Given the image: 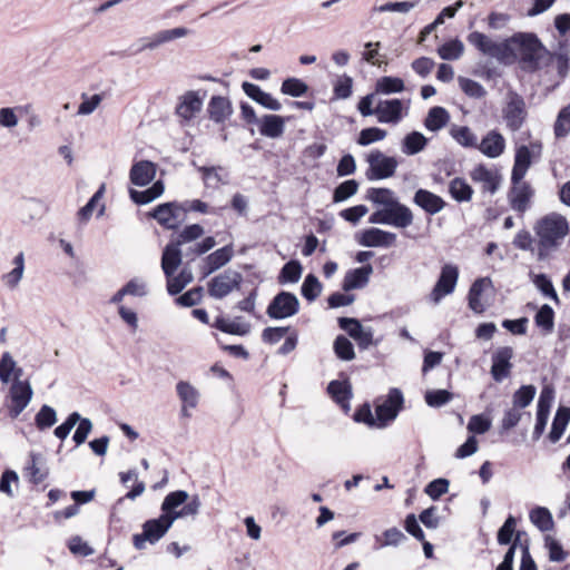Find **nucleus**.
<instances>
[{"mask_svg": "<svg viewBox=\"0 0 570 570\" xmlns=\"http://www.w3.org/2000/svg\"><path fill=\"white\" fill-rule=\"evenodd\" d=\"M200 507L202 501L198 494L189 497L188 492L184 490L169 492L161 503V514L145 521L142 532L134 534V547L137 550H144L147 542L157 543L177 519L195 518L199 513Z\"/></svg>", "mask_w": 570, "mask_h": 570, "instance_id": "obj_1", "label": "nucleus"}, {"mask_svg": "<svg viewBox=\"0 0 570 570\" xmlns=\"http://www.w3.org/2000/svg\"><path fill=\"white\" fill-rule=\"evenodd\" d=\"M366 199L377 206V209L368 217L370 224L390 225L396 228H406L412 225V210L399 202L393 190L389 188H370Z\"/></svg>", "mask_w": 570, "mask_h": 570, "instance_id": "obj_2", "label": "nucleus"}, {"mask_svg": "<svg viewBox=\"0 0 570 570\" xmlns=\"http://www.w3.org/2000/svg\"><path fill=\"white\" fill-rule=\"evenodd\" d=\"M510 48H513L519 59L520 68L527 72H537L553 62V56L532 32H517L510 37Z\"/></svg>", "mask_w": 570, "mask_h": 570, "instance_id": "obj_3", "label": "nucleus"}, {"mask_svg": "<svg viewBox=\"0 0 570 570\" xmlns=\"http://www.w3.org/2000/svg\"><path fill=\"white\" fill-rule=\"evenodd\" d=\"M538 245V259L544 261L557 252L570 233L567 218L559 213H550L537 220L533 226Z\"/></svg>", "mask_w": 570, "mask_h": 570, "instance_id": "obj_4", "label": "nucleus"}, {"mask_svg": "<svg viewBox=\"0 0 570 570\" xmlns=\"http://www.w3.org/2000/svg\"><path fill=\"white\" fill-rule=\"evenodd\" d=\"M466 40L483 56L493 58L501 63H508L517 59L514 49L510 48V37L498 42L485 33L473 31L469 33Z\"/></svg>", "mask_w": 570, "mask_h": 570, "instance_id": "obj_5", "label": "nucleus"}, {"mask_svg": "<svg viewBox=\"0 0 570 570\" xmlns=\"http://www.w3.org/2000/svg\"><path fill=\"white\" fill-rule=\"evenodd\" d=\"M187 208L177 202L164 203L156 206L149 216L155 218L166 229H177L185 220Z\"/></svg>", "mask_w": 570, "mask_h": 570, "instance_id": "obj_6", "label": "nucleus"}, {"mask_svg": "<svg viewBox=\"0 0 570 570\" xmlns=\"http://www.w3.org/2000/svg\"><path fill=\"white\" fill-rule=\"evenodd\" d=\"M243 276L234 269H226L208 282V294L215 299H222L233 291L239 289Z\"/></svg>", "mask_w": 570, "mask_h": 570, "instance_id": "obj_7", "label": "nucleus"}, {"mask_svg": "<svg viewBox=\"0 0 570 570\" xmlns=\"http://www.w3.org/2000/svg\"><path fill=\"white\" fill-rule=\"evenodd\" d=\"M533 197L534 189L528 181H524L523 179H519L517 181L511 177L508 202L512 210L522 216L531 208Z\"/></svg>", "mask_w": 570, "mask_h": 570, "instance_id": "obj_8", "label": "nucleus"}, {"mask_svg": "<svg viewBox=\"0 0 570 570\" xmlns=\"http://www.w3.org/2000/svg\"><path fill=\"white\" fill-rule=\"evenodd\" d=\"M299 311V301L291 292L282 291L274 296L267 306L266 314L273 320H284L296 315Z\"/></svg>", "mask_w": 570, "mask_h": 570, "instance_id": "obj_9", "label": "nucleus"}, {"mask_svg": "<svg viewBox=\"0 0 570 570\" xmlns=\"http://www.w3.org/2000/svg\"><path fill=\"white\" fill-rule=\"evenodd\" d=\"M459 279V268L453 264H445L441 268L440 276L431 291L429 298L433 304H439L443 297L452 294Z\"/></svg>", "mask_w": 570, "mask_h": 570, "instance_id": "obj_10", "label": "nucleus"}, {"mask_svg": "<svg viewBox=\"0 0 570 570\" xmlns=\"http://www.w3.org/2000/svg\"><path fill=\"white\" fill-rule=\"evenodd\" d=\"M368 170L366 176L370 180H380L392 177L395 174L397 161L394 157L385 156L380 150L372 151L367 156Z\"/></svg>", "mask_w": 570, "mask_h": 570, "instance_id": "obj_11", "label": "nucleus"}, {"mask_svg": "<svg viewBox=\"0 0 570 570\" xmlns=\"http://www.w3.org/2000/svg\"><path fill=\"white\" fill-rule=\"evenodd\" d=\"M407 114L409 106L397 98L380 100L376 105V118L381 124L395 126L400 124Z\"/></svg>", "mask_w": 570, "mask_h": 570, "instance_id": "obj_12", "label": "nucleus"}, {"mask_svg": "<svg viewBox=\"0 0 570 570\" xmlns=\"http://www.w3.org/2000/svg\"><path fill=\"white\" fill-rule=\"evenodd\" d=\"M541 149L542 146L539 141L531 142L530 146H519L515 150L511 177L517 181L523 179L532 164V159L540 158Z\"/></svg>", "mask_w": 570, "mask_h": 570, "instance_id": "obj_13", "label": "nucleus"}, {"mask_svg": "<svg viewBox=\"0 0 570 570\" xmlns=\"http://www.w3.org/2000/svg\"><path fill=\"white\" fill-rule=\"evenodd\" d=\"M32 395L33 391L28 381L12 382L9 390V416L11 419H17L22 413V411L29 405Z\"/></svg>", "mask_w": 570, "mask_h": 570, "instance_id": "obj_14", "label": "nucleus"}, {"mask_svg": "<svg viewBox=\"0 0 570 570\" xmlns=\"http://www.w3.org/2000/svg\"><path fill=\"white\" fill-rule=\"evenodd\" d=\"M525 118L527 109L524 99L515 92L510 94L507 106L503 109V119L507 127L511 131H518L522 127Z\"/></svg>", "mask_w": 570, "mask_h": 570, "instance_id": "obj_15", "label": "nucleus"}, {"mask_svg": "<svg viewBox=\"0 0 570 570\" xmlns=\"http://www.w3.org/2000/svg\"><path fill=\"white\" fill-rule=\"evenodd\" d=\"M554 400V391L550 386H544L541 390L538 404H537V417H535V424L532 433L533 440H539L541 435L543 434L549 415L550 410L552 406Z\"/></svg>", "mask_w": 570, "mask_h": 570, "instance_id": "obj_16", "label": "nucleus"}, {"mask_svg": "<svg viewBox=\"0 0 570 570\" xmlns=\"http://www.w3.org/2000/svg\"><path fill=\"white\" fill-rule=\"evenodd\" d=\"M357 243L364 247H391L396 243V234L376 227L364 229L357 237Z\"/></svg>", "mask_w": 570, "mask_h": 570, "instance_id": "obj_17", "label": "nucleus"}, {"mask_svg": "<svg viewBox=\"0 0 570 570\" xmlns=\"http://www.w3.org/2000/svg\"><path fill=\"white\" fill-rule=\"evenodd\" d=\"M403 402L402 391L396 387L391 389L385 401L375 407L377 419L382 422L394 420L402 409Z\"/></svg>", "mask_w": 570, "mask_h": 570, "instance_id": "obj_18", "label": "nucleus"}, {"mask_svg": "<svg viewBox=\"0 0 570 570\" xmlns=\"http://www.w3.org/2000/svg\"><path fill=\"white\" fill-rule=\"evenodd\" d=\"M492 281L489 277H481L473 282L469 289L468 303L469 307L476 314L483 313L489 306L484 294L492 289Z\"/></svg>", "mask_w": 570, "mask_h": 570, "instance_id": "obj_19", "label": "nucleus"}, {"mask_svg": "<svg viewBox=\"0 0 570 570\" xmlns=\"http://www.w3.org/2000/svg\"><path fill=\"white\" fill-rule=\"evenodd\" d=\"M513 350L510 346L498 348L492 355L491 374L495 382H501L510 375Z\"/></svg>", "mask_w": 570, "mask_h": 570, "instance_id": "obj_20", "label": "nucleus"}, {"mask_svg": "<svg viewBox=\"0 0 570 570\" xmlns=\"http://www.w3.org/2000/svg\"><path fill=\"white\" fill-rule=\"evenodd\" d=\"M471 178L482 184L483 191H488L492 195L498 191L502 180L497 169L488 168L483 165H479L472 170Z\"/></svg>", "mask_w": 570, "mask_h": 570, "instance_id": "obj_21", "label": "nucleus"}, {"mask_svg": "<svg viewBox=\"0 0 570 570\" xmlns=\"http://www.w3.org/2000/svg\"><path fill=\"white\" fill-rule=\"evenodd\" d=\"M203 108V98L196 91H187L179 98L176 115L184 121L191 120Z\"/></svg>", "mask_w": 570, "mask_h": 570, "instance_id": "obj_22", "label": "nucleus"}, {"mask_svg": "<svg viewBox=\"0 0 570 570\" xmlns=\"http://www.w3.org/2000/svg\"><path fill=\"white\" fill-rule=\"evenodd\" d=\"M234 256L233 245H226L209 254L202 266L203 276L207 277L217 269L228 264Z\"/></svg>", "mask_w": 570, "mask_h": 570, "instance_id": "obj_23", "label": "nucleus"}, {"mask_svg": "<svg viewBox=\"0 0 570 570\" xmlns=\"http://www.w3.org/2000/svg\"><path fill=\"white\" fill-rule=\"evenodd\" d=\"M413 203L430 215L440 213L446 205L442 197L423 188L415 191Z\"/></svg>", "mask_w": 570, "mask_h": 570, "instance_id": "obj_24", "label": "nucleus"}, {"mask_svg": "<svg viewBox=\"0 0 570 570\" xmlns=\"http://www.w3.org/2000/svg\"><path fill=\"white\" fill-rule=\"evenodd\" d=\"M233 106L228 98L213 96L207 105V114L216 124H224L233 115Z\"/></svg>", "mask_w": 570, "mask_h": 570, "instance_id": "obj_25", "label": "nucleus"}, {"mask_svg": "<svg viewBox=\"0 0 570 570\" xmlns=\"http://www.w3.org/2000/svg\"><path fill=\"white\" fill-rule=\"evenodd\" d=\"M242 89L250 99L262 105L263 107L273 111L281 110L282 104L271 94L263 91L259 86L244 81L242 83Z\"/></svg>", "mask_w": 570, "mask_h": 570, "instance_id": "obj_26", "label": "nucleus"}, {"mask_svg": "<svg viewBox=\"0 0 570 570\" xmlns=\"http://www.w3.org/2000/svg\"><path fill=\"white\" fill-rule=\"evenodd\" d=\"M476 148L487 157L497 158L503 154L505 140L499 131L491 130L483 137L481 142L478 144Z\"/></svg>", "mask_w": 570, "mask_h": 570, "instance_id": "obj_27", "label": "nucleus"}, {"mask_svg": "<svg viewBox=\"0 0 570 570\" xmlns=\"http://www.w3.org/2000/svg\"><path fill=\"white\" fill-rule=\"evenodd\" d=\"M373 267L367 264L362 267L348 271L343 281V289L350 292L352 289L363 288L367 285Z\"/></svg>", "mask_w": 570, "mask_h": 570, "instance_id": "obj_28", "label": "nucleus"}, {"mask_svg": "<svg viewBox=\"0 0 570 570\" xmlns=\"http://www.w3.org/2000/svg\"><path fill=\"white\" fill-rule=\"evenodd\" d=\"M181 264V250L179 243L171 240L163 250L161 269L165 276L174 275Z\"/></svg>", "mask_w": 570, "mask_h": 570, "instance_id": "obj_29", "label": "nucleus"}, {"mask_svg": "<svg viewBox=\"0 0 570 570\" xmlns=\"http://www.w3.org/2000/svg\"><path fill=\"white\" fill-rule=\"evenodd\" d=\"M156 176V166L149 160L135 163L130 169L129 178L136 186L148 185Z\"/></svg>", "mask_w": 570, "mask_h": 570, "instance_id": "obj_30", "label": "nucleus"}, {"mask_svg": "<svg viewBox=\"0 0 570 570\" xmlns=\"http://www.w3.org/2000/svg\"><path fill=\"white\" fill-rule=\"evenodd\" d=\"M347 324H353V332L350 331V336L357 341L361 348H367L373 343L372 330H364L358 320L350 317L338 318V325L341 328H347Z\"/></svg>", "mask_w": 570, "mask_h": 570, "instance_id": "obj_31", "label": "nucleus"}, {"mask_svg": "<svg viewBox=\"0 0 570 570\" xmlns=\"http://www.w3.org/2000/svg\"><path fill=\"white\" fill-rule=\"evenodd\" d=\"M257 124L261 135L273 139L283 136L285 130V118L278 115H265Z\"/></svg>", "mask_w": 570, "mask_h": 570, "instance_id": "obj_32", "label": "nucleus"}, {"mask_svg": "<svg viewBox=\"0 0 570 570\" xmlns=\"http://www.w3.org/2000/svg\"><path fill=\"white\" fill-rule=\"evenodd\" d=\"M188 33H189V30L184 27L168 29V30H161V31L153 35L149 38V41L142 46V49H149V50L156 49L157 47H159L163 43L169 42V41L178 39V38H183V37L187 36Z\"/></svg>", "mask_w": 570, "mask_h": 570, "instance_id": "obj_33", "label": "nucleus"}, {"mask_svg": "<svg viewBox=\"0 0 570 570\" xmlns=\"http://www.w3.org/2000/svg\"><path fill=\"white\" fill-rule=\"evenodd\" d=\"M327 392L345 412L350 410L352 392L347 382L332 381L327 386Z\"/></svg>", "mask_w": 570, "mask_h": 570, "instance_id": "obj_34", "label": "nucleus"}, {"mask_svg": "<svg viewBox=\"0 0 570 570\" xmlns=\"http://www.w3.org/2000/svg\"><path fill=\"white\" fill-rule=\"evenodd\" d=\"M13 269L3 274L1 279L2 283L9 288L14 289L18 287L19 283L21 282L24 273V254L20 252L14 258H13Z\"/></svg>", "mask_w": 570, "mask_h": 570, "instance_id": "obj_35", "label": "nucleus"}, {"mask_svg": "<svg viewBox=\"0 0 570 570\" xmlns=\"http://www.w3.org/2000/svg\"><path fill=\"white\" fill-rule=\"evenodd\" d=\"M450 120V114L448 110L443 107H432L426 118L424 119V126L430 131H439L443 127L446 126V124Z\"/></svg>", "mask_w": 570, "mask_h": 570, "instance_id": "obj_36", "label": "nucleus"}, {"mask_svg": "<svg viewBox=\"0 0 570 570\" xmlns=\"http://www.w3.org/2000/svg\"><path fill=\"white\" fill-rule=\"evenodd\" d=\"M570 421V407L560 406L554 415L549 439L552 443L558 442Z\"/></svg>", "mask_w": 570, "mask_h": 570, "instance_id": "obj_37", "label": "nucleus"}, {"mask_svg": "<svg viewBox=\"0 0 570 570\" xmlns=\"http://www.w3.org/2000/svg\"><path fill=\"white\" fill-rule=\"evenodd\" d=\"M176 392L181 403L186 404L187 406H190L191 409L197 407L200 399V393L189 382L179 381L176 384Z\"/></svg>", "mask_w": 570, "mask_h": 570, "instance_id": "obj_38", "label": "nucleus"}, {"mask_svg": "<svg viewBox=\"0 0 570 570\" xmlns=\"http://www.w3.org/2000/svg\"><path fill=\"white\" fill-rule=\"evenodd\" d=\"M404 81L399 77L384 76L375 82V94L392 95L404 91Z\"/></svg>", "mask_w": 570, "mask_h": 570, "instance_id": "obj_39", "label": "nucleus"}, {"mask_svg": "<svg viewBox=\"0 0 570 570\" xmlns=\"http://www.w3.org/2000/svg\"><path fill=\"white\" fill-rule=\"evenodd\" d=\"M428 145V139L420 131H412L407 134L402 142V151L407 155H416L422 151Z\"/></svg>", "mask_w": 570, "mask_h": 570, "instance_id": "obj_40", "label": "nucleus"}, {"mask_svg": "<svg viewBox=\"0 0 570 570\" xmlns=\"http://www.w3.org/2000/svg\"><path fill=\"white\" fill-rule=\"evenodd\" d=\"M167 291L170 295L179 294L189 283L193 282V273L189 268H183L178 275L166 276Z\"/></svg>", "mask_w": 570, "mask_h": 570, "instance_id": "obj_41", "label": "nucleus"}, {"mask_svg": "<svg viewBox=\"0 0 570 570\" xmlns=\"http://www.w3.org/2000/svg\"><path fill=\"white\" fill-rule=\"evenodd\" d=\"M530 521L540 530V531H550L553 528V518L551 512L543 507H537L530 511L529 514Z\"/></svg>", "mask_w": 570, "mask_h": 570, "instance_id": "obj_42", "label": "nucleus"}, {"mask_svg": "<svg viewBox=\"0 0 570 570\" xmlns=\"http://www.w3.org/2000/svg\"><path fill=\"white\" fill-rule=\"evenodd\" d=\"M527 414L529 417L531 416L530 412H523L517 406L512 405L503 412V416L500 422L501 433L508 432L515 428L521 421L522 416Z\"/></svg>", "mask_w": 570, "mask_h": 570, "instance_id": "obj_43", "label": "nucleus"}, {"mask_svg": "<svg viewBox=\"0 0 570 570\" xmlns=\"http://www.w3.org/2000/svg\"><path fill=\"white\" fill-rule=\"evenodd\" d=\"M451 136L463 147H478V137L468 126L453 127L451 129Z\"/></svg>", "mask_w": 570, "mask_h": 570, "instance_id": "obj_44", "label": "nucleus"}, {"mask_svg": "<svg viewBox=\"0 0 570 570\" xmlns=\"http://www.w3.org/2000/svg\"><path fill=\"white\" fill-rule=\"evenodd\" d=\"M449 191L451 196L460 203L469 202L473 194L471 186L462 178L451 180Z\"/></svg>", "mask_w": 570, "mask_h": 570, "instance_id": "obj_45", "label": "nucleus"}, {"mask_svg": "<svg viewBox=\"0 0 570 570\" xmlns=\"http://www.w3.org/2000/svg\"><path fill=\"white\" fill-rule=\"evenodd\" d=\"M537 393L534 385H522L512 395V405L520 410L525 409L531 404Z\"/></svg>", "mask_w": 570, "mask_h": 570, "instance_id": "obj_46", "label": "nucleus"}, {"mask_svg": "<svg viewBox=\"0 0 570 570\" xmlns=\"http://www.w3.org/2000/svg\"><path fill=\"white\" fill-rule=\"evenodd\" d=\"M463 51V42L459 39L450 40L438 49V53L443 60H458Z\"/></svg>", "mask_w": 570, "mask_h": 570, "instance_id": "obj_47", "label": "nucleus"}, {"mask_svg": "<svg viewBox=\"0 0 570 570\" xmlns=\"http://www.w3.org/2000/svg\"><path fill=\"white\" fill-rule=\"evenodd\" d=\"M322 284L314 274H308L301 287V293L308 302H314L322 292Z\"/></svg>", "mask_w": 570, "mask_h": 570, "instance_id": "obj_48", "label": "nucleus"}, {"mask_svg": "<svg viewBox=\"0 0 570 570\" xmlns=\"http://www.w3.org/2000/svg\"><path fill=\"white\" fill-rule=\"evenodd\" d=\"M57 422V413L53 407L45 404L40 407L39 412L36 414L35 423L38 430L43 431Z\"/></svg>", "mask_w": 570, "mask_h": 570, "instance_id": "obj_49", "label": "nucleus"}, {"mask_svg": "<svg viewBox=\"0 0 570 570\" xmlns=\"http://www.w3.org/2000/svg\"><path fill=\"white\" fill-rule=\"evenodd\" d=\"M302 275V265L297 261L286 263L279 273L278 282L281 284L297 283Z\"/></svg>", "mask_w": 570, "mask_h": 570, "instance_id": "obj_50", "label": "nucleus"}, {"mask_svg": "<svg viewBox=\"0 0 570 570\" xmlns=\"http://www.w3.org/2000/svg\"><path fill=\"white\" fill-rule=\"evenodd\" d=\"M281 91L291 97H302L308 91V86L298 78H287L283 81Z\"/></svg>", "mask_w": 570, "mask_h": 570, "instance_id": "obj_51", "label": "nucleus"}, {"mask_svg": "<svg viewBox=\"0 0 570 570\" xmlns=\"http://www.w3.org/2000/svg\"><path fill=\"white\" fill-rule=\"evenodd\" d=\"M534 322L538 327L550 333L554 326V312L552 307L548 304L542 305L534 316Z\"/></svg>", "mask_w": 570, "mask_h": 570, "instance_id": "obj_52", "label": "nucleus"}, {"mask_svg": "<svg viewBox=\"0 0 570 570\" xmlns=\"http://www.w3.org/2000/svg\"><path fill=\"white\" fill-rule=\"evenodd\" d=\"M333 348L336 356L343 361H352L355 357L353 344L343 335L335 338Z\"/></svg>", "mask_w": 570, "mask_h": 570, "instance_id": "obj_53", "label": "nucleus"}, {"mask_svg": "<svg viewBox=\"0 0 570 570\" xmlns=\"http://www.w3.org/2000/svg\"><path fill=\"white\" fill-rule=\"evenodd\" d=\"M386 136V130L379 127H370L361 130L356 141L360 146H368L373 142L383 140Z\"/></svg>", "mask_w": 570, "mask_h": 570, "instance_id": "obj_54", "label": "nucleus"}, {"mask_svg": "<svg viewBox=\"0 0 570 570\" xmlns=\"http://www.w3.org/2000/svg\"><path fill=\"white\" fill-rule=\"evenodd\" d=\"M358 183L354 179L345 180L340 184L333 193V202L342 203L357 193Z\"/></svg>", "mask_w": 570, "mask_h": 570, "instance_id": "obj_55", "label": "nucleus"}, {"mask_svg": "<svg viewBox=\"0 0 570 570\" xmlns=\"http://www.w3.org/2000/svg\"><path fill=\"white\" fill-rule=\"evenodd\" d=\"M406 539L405 534L397 528L393 527L383 532V540L380 537H375V541L379 543V548L396 547Z\"/></svg>", "mask_w": 570, "mask_h": 570, "instance_id": "obj_56", "label": "nucleus"}, {"mask_svg": "<svg viewBox=\"0 0 570 570\" xmlns=\"http://www.w3.org/2000/svg\"><path fill=\"white\" fill-rule=\"evenodd\" d=\"M532 282L544 296L553 299L554 302H559L553 284L546 274L533 275Z\"/></svg>", "mask_w": 570, "mask_h": 570, "instance_id": "obj_57", "label": "nucleus"}, {"mask_svg": "<svg viewBox=\"0 0 570 570\" xmlns=\"http://www.w3.org/2000/svg\"><path fill=\"white\" fill-rule=\"evenodd\" d=\"M570 131V105L559 111L554 122V135L557 138L566 137Z\"/></svg>", "mask_w": 570, "mask_h": 570, "instance_id": "obj_58", "label": "nucleus"}, {"mask_svg": "<svg viewBox=\"0 0 570 570\" xmlns=\"http://www.w3.org/2000/svg\"><path fill=\"white\" fill-rule=\"evenodd\" d=\"M204 235V228L199 224H193L186 226L175 239V243H179V245H184L186 243L198 239Z\"/></svg>", "mask_w": 570, "mask_h": 570, "instance_id": "obj_59", "label": "nucleus"}, {"mask_svg": "<svg viewBox=\"0 0 570 570\" xmlns=\"http://www.w3.org/2000/svg\"><path fill=\"white\" fill-rule=\"evenodd\" d=\"M81 104L78 107L77 115L88 116L91 115L102 101V96L99 94L88 96L87 94L81 95Z\"/></svg>", "mask_w": 570, "mask_h": 570, "instance_id": "obj_60", "label": "nucleus"}, {"mask_svg": "<svg viewBox=\"0 0 570 570\" xmlns=\"http://www.w3.org/2000/svg\"><path fill=\"white\" fill-rule=\"evenodd\" d=\"M417 1H400V2H387L381 6H375L373 11L376 12H401L407 13L415 8Z\"/></svg>", "mask_w": 570, "mask_h": 570, "instance_id": "obj_61", "label": "nucleus"}, {"mask_svg": "<svg viewBox=\"0 0 570 570\" xmlns=\"http://www.w3.org/2000/svg\"><path fill=\"white\" fill-rule=\"evenodd\" d=\"M459 83L462 91L471 98L479 99L484 97L487 94L484 87L475 80L469 78H460Z\"/></svg>", "mask_w": 570, "mask_h": 570, "instance_id": "obj_62", "label": "nucleus"}, {"mask_svg": "<svg viewBox=\"0 0 570 570\" xmlns=\"http://www.w3.org/2000/svg\"><path fill=\"white\" fill-rule=\"evenodd\" d=\"M452 400V393L446 390H433L425 394V402L429 406L440 407Z\"/></svg>", "mask_w": 570, "mask_h": 570, "instance_id": "obj_63", "label": "nucleus"}, {"mask_svg": "<svg viewBox=\"0 0 570 570\" xmlns=\"http://www.w3.org/2000/svg\"><path fill=\"white\" fill-rule=\"evenodd\" d=\"M352 87H353V79L347 75H343L334 83L333 91H334L335 97L337 99L350 98L352 95Z\"/></svg>", "mask_w": 570, "mask_h": 570, "instance_id": "obj_64", "label": "nucleus"}]
</instances>
